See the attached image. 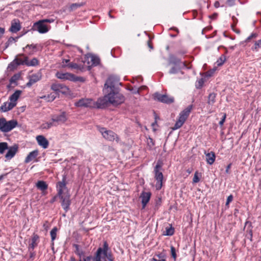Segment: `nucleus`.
I'll return each instance as SVG.
<instances>
[{"label": "nucleus", "mask_w": 261, "mask_h": 261, "mask_svg": "<svg viewBox=\"0 0 261 261\" xmlns=\"http://www.w3.org/2000/svg\"><path fill=\"white\" fill-rule=\"evenodd\" d=\"M117 83L112 77H109L107 80L103 88L105 96L98 99L99 107L101 108L106 107L109 103L116 106L124 101V96L118 91L116 87Z\"/></svg>", "instance_id": "obj_1"}, {"label": "nucleus", "mask_w": 261, "mask_h": 261, "mask_svg": "<svg viewBox=\"0 0 261 261\" xmlns=\"http://www.w3.org/2000/svg\"><path fill=\"white\" fill-rule=\"evenodd\" d=\"M108 246L105 243L103 248H99L94 256L87 255L83 258L80 259L79 261H113V258L110 253L108 252Z\"/></svg>", "instance_id": "obj_2"}, {"label": "nucleus", "mask_w": 261, "mask_h": 261, "mask_svg": "<svg viewBox=\"0 0 261 261\" xmlns=\"http://www.w3.org/2000/svg\"><path fill=\"white\" fill-rule=\"evenodd\" d=\"M18 122L15 119L7 121L5 118H0V130L3 133H8L16 127Z\"/></svg>", "instance_id": "obj_3"}, {"label": "nucleus", "mask_w": 261, "mask_h": 261, "mask_svg": "<svg viewBox=\"0 0 261 261\" xmlns=\"http://www.w3.org/2000/svg\"><path fill=\"white\" fill-rule=\"evenodd\" d=\"M192 109V106L191 105L189 106L180 113L178 119L173 127V130L177 129L182 126L189 116Z\"/></svg>", "instance_id": "obj_4"}, {"label": "nucleus", "mask_w": 261, "mask_h": 261, "mask_svg": "<svg viewBox=\"0 0 261 261\" xmlns=\"http://www.w3.org/2000/svg\"><path fill=\"white\" fill-rule=\"evenodd\" d=\"M192 109V106L191 105L189 106L180 113L178 119L173 127V130L177 129L182 126L189 116Z\"/></svg>", "instance_id": "obj_5"}, {"label": "nucleus", "mask_w": 261, "mask_h": 261, "mask_svg": "<svg viewBox=\"0 0 261 261\" xmlns=\"http://www.w3.org/2000/svg\"><path fill=\"white\" fill-rule=\"evenodd\" d=\"M192 109V106L191 105L189 106L180 113L178 119L173 127V130L177 129L182 126L189 116Z\"/></svg>", "instance_id": "obj_6"}, {"label": "nucleus", "mask_w": 261, "mask_h": 261, "mask_svg": "<svg viewBox=\"0 0 261 261\" xmlns=\"http://www.w3.org/2000/svg\"><path fill=\"white\" fill-rule=\"evenodd\" d=\"M74 105L77 107L89 108H101L99 107L98 99L95 102L91 98H82L75 102Z\"/></svg>", "instance_id": "obj_7"}, {"label": "nucleus", "mask_w": 261, "mask_h": 261, "mask_svg": "<svg viewBox=\"0 0 261 261\" xmlns=\"http://www.w3.org/2000/svg\"><path fill=\"white\" fill-rule=\"evenodd\" d=\"M162 164L158 162L154 168V178L156 180L155 188L156 190H160L162 187V182L163 179V175L161 171Z\"/></svg>", "instance_id": "obj_8"}, {"label": "nucleus", "mask_w": 261, "mask_h": 261, "mask_svg": "<svg viewBox=\"0 0 261 261\" xmlns=\"http://www.w3.org/2000/svg\"><path fill=\"white\" fill-rule=\"evenodd\" d=\"M56 76L58 79L62 80H69L73 82L84 81V79L83 77L76 76L73 74L68 72L64 73L61 72H57L56 74Z\"/></svg>", "instance_id": "obj_9"}, {"label": "nucleus", "mask_w": 261, "mask_h": 261, "mask_svg": "<svg viewBox=\"0 0 261 261\" xmlns=\"http://www.w3.org/2000/svg\"><path fill=\"white\" fill-rule=\"evenodd\" d=\"M50 29V27L45 24L42 20H40L35 22L33 25V29L37 31L40 34H45L47 33Z\"/></svg>", "instance_id": "obj_10"}, {"label": "nucleus", "mask_w": 261, "mask_h": 261, "mask_svg": "<svg viewBox=\"0 0 261 261\" xmlns=\"http://www.w3.org/2000/svg\"><path fill=\"white\" fill-rule=\"evenodd\" d=\"M99 132L102 135L103 137L106 140L113 141L115 140L116 142L119 141V138L117 135L111 130H107L105 128H100L99 129Z\"/></svg>", "instance_id": "obj_11"}, {"label": "nucleus", "mask_w": 261, "mask_h": 261, "mask_svg": "<svg viewBox=\"0 0 261 261\" xmlns=\"http://www.w3.org/2000/svg\"><path fill=\"white\" fill-rule=\"evenodd\" d=\"M51 121L56 125L60 123H64L67 120L66 114L65 112H62L59 115H54L51 116Z\"/></svg>", "instance_id": "obj_12"}, {"label": "nucleus", "mask_w": 261, "mask_h": 261, "mask_svg": "<svg viewBox=\"0 0 261 261\" xmlns=\"http://www.w3.org/2000/svg\"><path fill=\"white\" fill-rule=\"evenodd\" d=\"M51 89L57 93L67 94L69 91V88L65 85L61 84H53L51 86Z\"/></svg>", "instance_id": "obj_13"}, {"label": "nucleus", "mask_w": 261, "mask_h": 261, "mask_svg": "<svg viewBox=\"0 0 261 261\" xmlns=\"http://www.w3.org/2000/svg\"><path fill=\"white\" fill-rule=\"evenodd\" d=\"M61 199V205L64 210L67 212L69 210L70 205V195L69 193H65L61 195H58Z\"/></svg>", "instance_id": "obj_14"}, {"label": "nucleus", "mask_w": 261, "mask_h": 261, "mask_svg": "<svg viewBox=\"0 0 261 261\" xmlns=\"http://www.w3.org/2000/svg\"><path fill=\"white\" fill-rule=\"evenodd\" d=\"M28 78L29 81L27 83L26 86L28 87H30L41 79L42 74L41 72H38L29 75Z\"/></svg>", "instance_id": "obj_15"}, {"label": "nucleus", "mask_w": 261, "mask_h": 261, "mask_svg": "<svg viewBox=\"0 0 261 261\" xmlns=\"http://www.w3.org/2000/svg\"><path fill=\"white\" fill-rule=\"evenodd\" d=\"M154 98L155 99H156L159 101L166 103H172L174 101V99L172 97H169L167 95L161 94L159 93H154Z\"/></svg>", "instance_id": "obj_16"}, {"label": "nucleus", "mask_w": 261, "mask_h": 261, "mask_svg": "<svg viewBox=\"0 0 261 261\" xmlns=\"http://www.w3.org/2000/svg\"><path fill=\"white\" fill-rule=\"evenodd\" d=\"M85 59L87 61L89 66H96L100 62L99 58L98 57L92 54L87 55Z\"/></svg>", "instance_id": "obj_17"}, {"label": "nucleus", "mask_w": 261, "mask_h": 261, "mask_svg": "<svg viewBox=\"0 0 261 261\" xmlns=\"http://www.w3.org/2000/svg\"><path fill=\"white\" fill-rule=\"evenodd\" d=\"M57 188L58 190V195H61L62 194H65V193H68L67 190V188L66 187V183L64 178L62 181H60L58 183Z\"/></svg>", "instance_id": "obj_18"}, {"label": "nucleus", "mask_w": 261, "mask_h": 261, "mask_svg": "<svg viewBox=\"0 0 261 261\" xmlns=\"http://www.w3.org/2000/svg\"><path fill=\"white\" fill-rule=\"evenodd\" d=\"M8 151L5 155V158L7 160H11L16 154L18 150V146L16 145L8 147Z\"/></svg>", "instance_id": "obj_19"}, {"label": "nucleus", "mask_w": 261, "mask_h": 261, "mask_svg": "<svg viewBox=\"0 0 261 261\" xmlns=\"http://www.w3.org/2000/svg\"><path fill=\"white\" fill-rule=\"evenodd\" d=\"M36 139L38 145L41 146L43 148L46 149L48 147L49 142L43 136H37Z\"/></svg>", "instance_id": "obj_20"}, {"label": "nucleus", "mask_w": 261, "mask_h": 261, "mask_svg": "<svg viewBox=\"0 0 261 261\" xmlns=\"http://www.w3.org/2000/svg\"><path fill=\"white\" fill-rule=\"evenodd\" d=\"M151 193L150 192H143L141 195L140 198L141 199V202L142 204L143 208H144L150 199Z\"/></svg>", "instance_id": "obj_21"}, {"label": "nucleus", "mask_w": 261, "mask_h": 261, "mask_svg": "<svg viewBox=\"0 0 261 261\" xmlns=\"http://www.w3.org/2000/svg\"><path fill=\"white\" fill-rule=\"evenodd\" d=\"M21 29L19 21L17 19H14L12 21L10 31L12 33H16Z\"/></svg>", "instance_id": "obj_22"}, {"label": "nucleus", "mask_w": 261, "mask_h": 261, "mask_svg": "<svg viewBox=\"0 0 261 261\" xmlns=\"http://www.w3.org/2000/svg\"><path fill=\"white\" fill-rule=\"evenodd\" d=\"M16 106V103H12L11 101H7L1 107V110L4 112H7L12 109Z\"/></svg>", "instance_id": "obj_23"}, {"label": "nucleus", "mask_w": 261, "mask_h": 261, "mask_svg": "<svg viewBox=\"0 0 261 261\" xmlns=\"http://www.w3.org/2000/svg\"><path fill=\"white\" fill-rule=\"evenodd\" d=\"M57 93H51L47 95H43L42 96H39L37 98V100H39L40 99H44L47 102L53 101L56 97Z\"/></svg>", "instance_id": "obj_24"}, {"label": "nucleus", "mask_w": 261, "mask_h": 261, "mask_svg": "<svg viewBox=\"0 0 261 261\" xmlns=\"http://www.w3.org/2000/svg\"><path fill=\"white\" fill-rule=\"evenodd\" d=\"M38 155V151L37 150H35L31 152L27 155L25 159V163H29L33 160H34Z\"/></svg>", "instance_id": "obj_25"}, {"label": "nucleus", "mask_w": 261, "mask_h": 261, "mask_svg": "<svg viewBox=\"0 0 261 261\" xmlns=\"http://www.w3.org/2000/svg\"><path fill=\"white\" fill-rule=\"evenodd\" d=\"M206 161L207 164L212 165L215 161L216 156L213 152L205 153Z\"/></svg>", "instance_id": "obj_26"}, {"label": "nucleus", "mask_w": 261, "mask_h": 261, "mask_svg": "<svg viewBox=\"0 0 261 261\" xmlns=\"http://www.w3.org/2000/svg\"><path fill=\"white\" fill-rule=\"evenodd\" d=\"M22 91L21 90H16L9 98V100L12 103H17V100L20 96Z\"/></svg>", "instance_id": "obj_27"}, {"label": "nucleus", "mask_w": 261, "mask_h": 261, "mask_svg": "<svg viewBox=\"0 0 261 261\" xmlns=\"http://www.w3.org/2000/svg\"><path fill=\"white\" fill-rule=\"evenodd\" d=\"M39 240V237L37 234H34L32 237L30 247L34 249L37 245Z\"/></svg>", "instance_id": "obj_28"}, {"label": "nucleus", "mask_w": 261, "mask_h": 261, "mask_svg": "<svg viewBox=\"0 0 261 261\" xmlns=\"http://www.w3.org/2000/svg\"><path fill=\"white\" fill-rule=\"evenodd\" d=\"M36 187L43 192L47 188V184L43 181H38L36 184Z\"/></svg>", "instance_id": "obj_29"}, {"label": "nucleus", "mask_w": 261, "mask_h": 261, "mask_svg": "<svg viewBox=\"0 0 261 261\" xmlns=\"http://www.w3.org/2000/svg\"><path fill=\"white\" fill-rule=\"evenodd\" d=\"M20 76L21 75L19 73L14 74L10 80V84L14 85H17V81L20 79Z\"/></svg>", "instance_id": "obj_30"}, {"label": "nucleus", "mask_w": 261, "mask_h": 261, "mask_svg": "<svg viewBox=\"0 0 261 261\" xmlns=\"http://www.w3.org/2000/svg\"><path fill=\"white\" fill-rule=\"evenodd\" d=\"M75 247L76 248L75 252L79 256L80 259L83 258L84 256H86L85 252L82 249H80L78 245H75Z\"/></svg>", "instance_id": "obj_31"}, {"label": "nucleus", "mask_w": 261, "mask_h": 261, "mask_svg": "<svg viewBox=\"0 0 261 261\" xmlns=\"http://www.w3.org/2000/svg\"><path fill=\"white\" fill-rule=\"evenodd\" d=\"M53 126H56V124H54L53 121L51 120L49 122H46L42 123L40 126V128L43 129H49Z\"/></svg>", "instance_id": "obj_32"}, {"label": "nucleus", "mask_w": 261, "mask_h": 261, "mask_svg": "<svg viewBox=\"0 0 261 261\" xmlns=\"http://www.w3.org/2000/svg\"><path fill=\"white\" fill-rule=\"evenodd\" d=\"M38 61L36 58H33L31 61L28 60L27 58V62H26V65L28 66H34L38 64Z\"/></svg>", "instance_id": "obj_33"}, {"label": "nucleus", "mask_w": 261, "mask_h": 261, "mask_svg": "<svg viewBox=\"0 0 261 261\" xmlns=\"http://www.w3.org/2000/svg\"><path fill=\"white\" fill-rule=\"evenodd\" d=\"M64 67H68L70 69H81L80 66L75 63H69L67 65H64Z\"/></svg>", "instance_id": "obj_34"}, {"label": "nucleus", "mask_w": 261, "mask_h": 261, "mask_svg": "<svg viewBox=\"0 0 261 261\" xmlns=\"http://www.w3.org/2000/svg\"><path fill=\"white\" fill-rule=\"evenodd\" d=\"M8 148V144L6 142L0 143V153L3 154L5 151Z\"/></svg>", "instance_id": "obj_35"}, {"label": "nucleus", "mask_w": 261, "mask_h": 261, "mask_svg": "<svg viewBox=\"0 0 261 261\" xmlns=\"http://www.w3.org/2000/svg\"><path fill=\"white\" fill-rule=\"evenodd\" d=\"M15 60H17V64L18 65H26V62H27V57H25L24 58H17L15 59Z\"/></svg>", "instance_id": "obj_36"}, {"label": "nucleus", "mask_w": 261, "mask_h": 261, "mask_svg": "<svg viewBox=\"0 0 261 261\" xmlns=\"http://www.w3.org/2000/svg\"><path fill=\"white\" fill-rule=\"evenodd\" d=\"M169 62L170 64H173L177 66L180 63V61L178 59H177L173 56H171L170 57Z\"/></svg>", "instance_id": "obj_37"}, {"label": "nucleus", "mask_w": 261, "mask_h": 261, "mask_svg": "<svg viewBox=\"0 0 261 261\" xmlns=\"http://www.w3.org/2000/svg\"><path fill=\"white\" fill-rule=\"evenodd\" d=\"M57 230L58 229L57 227H54L50 231V233L52 242H53L56 238Z\"/></svg>", "instance_id": "obj_38"}, {"label": "nucleus", "mask_w": 261, "mask_h": 261, "mask_svg": "<svg viewBox=\"0 0 261 261\" xmlns=\"http://www.w3.org/2000/svg\"><path fill=\"white\" fill-rule=\"evenodd\" d=\"M17 60H15L14 59L9 65L8 68L11 70H14L17 66L18 65L17 64Z\"/></svg>", "instance_id": "obj_39"}, {"label": "nucleus", "mask_w": 261, "mask_h": 261, "mask_svg": "<svg viewBox=\"0 0 261 261\" xmlns=\"http://www.w3.org/2000/svg\"><path fill=\"white\" fill-rule=\"evenodd\" d=\"M174 233V229L172 227L166 228L164 234L166 236H172Z\"/></svg>", "instance_id": "obj_40"}, {"label": "nucleus", "mask_w": 261, "mask_h": 261, "mask_svg": "<svg viewBox=\"0 0 261 261\" xmlns=\"http://www.w3.org/2000/svg\"><path fill=\"white\" fill-rule=\"evenodd\" d=\"M216 94L215 93H210L208 96V103L213 104L215 100Z\"/></svg>", "instance_id": "obj_41"}, {"label": "nucleus", "mask_w": 261, "mask_h": 261, "mask_svg": "<svg viewBox=\"0 0 261 261\" xmlns=\"http://www.w3.org/2000/svg\"><path fill=\"white\" fill-rule=\"evenodd\" d=\"M17 38L10 37L6 43L5 48H7L10 44L17 41Z\"/></svg>", "instance_id": "obj_42"}, {"label": "nucleus", "mask_w": 261, "mask_h": 261, "mask_svg": "<svg viewBox=\"0 0 261 261\" xmlns=\"http://www.w3.org/2000/svg\"><path fill=\"white\" fill-rule=\"evenodd\" d=\"M205 81V77H202L200 79H199L197 82V84H196L197 87L201 88L202 86Z\"/></svg>", "instance_id": "obj_43"}, {"label": "nucleus", "mask_w": 261, "mask_h": 261, "mask_svg": "<svg viewBox=\"0 0 261 261\" xmlns=\"http://www.w3.org/2000/svg\"><path fill=\"white\" fill-rule=\"evenodd\" d=\"M257 36V34L256 33H252L249 37H248L245 40V42H249L251 39L256 38Z\"/></svg>", "instance_id": "obj_44"}, {"label": "nucleus", "mask_w": 261, "mask_h": 261, "mask_svg": "<svg viewBox=\"0 0 261 261\" xmlns=\"http://www.w3.org/2000/svg\"><path fill=\"white\" fill-rule=\"evenodd\" d=\"M200 180V177L198 176V172L196 171L195 174L193 179V182L194 183L198 182Z\"/></svg>", "instance_id": "obj_45"}, {"label": "nucleus", "mask_w": 261, "mask_h": 261, "mask_svg": "<svg viewBox=\"0 0 261 261\" xmlns=\"http://www.w3.org/2000/svg\"><path fill=\"white\" fill-rule=\"evenodd\" d=\"M225 57H221L220 59L217 61V65L221 66L225 62Z\"/></svg>", "instance_id": "obj_46"}, {"label": "nucleus", "mask_w": 261, "mask_h": 261, "mask_svg": "<svg viewBox=\"0 0 261 261\" xmlns=\"http://www.w3.org/2000/svg\"><path fill=\"white\" fill-rule=\"evenodd\" d=\"M179 71V68L176 67H172L169 71L170 74H175Z\"/></svg>", "instance_id": "obj_47"}, {"label": "nucleus", "mask_w": 261, "mask_h": 261, "mask_svg": "<svg viewBox=\"0 0 261 261\" xmlns=\"http://www.w3.org/2000/svg\"><path fill=\"white\" fill-rule=\"evenodd\" d=\"M171 252L172 256L173 257V258L174 259H175V258L176 257V251H175V249L173 246L171 247Z\"/></svg>", "instance_id": "obj_48"}, {"label": "nucleus", "mask_w": 261, "mask_h": 261, "mask_svg": "<svg viewBox=\"0 0 261 261\" xmlns=\"http://www.w3.org/2000/svg\"><path fill=\"white\" fill-rule=\"evenodd\" d=\"M81 6V4L75 3V4H72L70 6V8L71 10H74V9H76L77 8L80 7Z\"/></svg>", "instance_id": "obj_49"}, {"label": "nucleus", "mask_w": 261, "mask_h": 261, "mask_svg": "<svg viewBox=\"0 0 261 261\" xmlns=\"http://www.w3.org/2000/svg\"><path fill=\"white\" fill-rule=\"evenodd\" d=\"M232 199H233V196L232 195H230L229 196H228V197L227 198V201H226V202L225 204L226 206H228L229 203L232 201Z\"/></svg>", "instance_id": "obj_50"}, {"label": "nucleus", "mask_w": 261, "mask_h": 261, "mask_svg": "<svg viewBox=\"0 0 261 261\" xmlns=\"http://www.w3.org/2000/svg\"><path fill=\"white\" fill-rule=\"evenodd\" d=\"M254 46H255V49L261 48V39L255 42V43L254 44Z\"/></svg>", "instance_id": "obj_51"}, {"label": "nucleus", "mask_w": 261, "mask_h": 261, "mask_svg": "<svg viewBox=\"0 0 261 261\" xmlns=\"http://www.w3.org/2000/svg\"><path fill=\"white\" fill-rule=\"evenodd\" d=\"M42 21L45 24V23H52L54 21V19H42Z\"/></svg>", "instance_id": "obj_52"}, {"label": "nucleus", "mask_w": 261, "mask_h": 261, "mask_svg": "<svg viewBox=\"0 0 261 261\" xmlns=\"http://www.w3.org/2000/svg\"><path fill=\"white\" fill-rule=\"evenodd\" d=\"M36 48V45L34 44L28 45L25 46V49H34Z\"/></svg>", "instance_id": "obj_53"}, {"label": "nucleus", "mask_w": 261, "mask_h": 261, "mask_svg": "<svg viewBox=\"0 0 261 261\" xmlns=\"http://www.w3.org/2000/svg\"><path fill=\"white\" fill-rule=\"evenodd\" d=\"M234 0H227V2H226V4L229 6H231L232 5H233L234 4Z\"/></svg>", "instance_id": "obj_54"}, {"label": "nucleus", "mask_w": 261, "mask_h": 261, "mask_svg": "<svg viewBox=\"0 0 261 261\" xmlns=\"http://www.w3.org/2000/svg\"><path fill=\"white\" fill-rule=\"evenodd\" d=\"M5 29L4 28L0 27V38L4 35Z\"/></svg>", "instance_id": "obj_55"}, {"label": "nucleus", "mask_w": 261, "mask_h": 261, "mask_svg": "<svg viewBox=\"0 0 261 261\" xmlns=\"http://www.w3.org/2000/svg\"><path fill=\"white\" fill-rule=\"evenodd\" d=\"M225 118H226V115H224L223 116V118L222 119H221V120L219 122V124L220 125H222L225 121Z\"/></svg>", "instance_id": "obj_56"}, {"label": "nucleus", "mask_w": 261, "mask_h": 261, "mask_svg": "<svg viewBox=\"0 0 261 261\" xmlns=\"http://www.w3.org/2000/svg\"><path fill=\"white\" fill-rule=\"evenodd\" d=\"M69 62V59H63V67H64V65H67Z\"/></svg>", "instance_id": "obj_57"}, {"label": "nucleus", "mask_w": 261, "mask_h": 261, "mask_svg": "<svg viewBox=\"0 0 261 261\" xmlns=\"http://www.w3.org/2000/svg\"><path fill=\"white\" fill-rule=\"evenodd\" d=\"M213 72H214V71L212 72H207L205 73L204 77L205 78L206 77H210L212 75Z\"/></svg>", "instance_id": "obj_58"}, {"label": "nucleus", "mask_w": 261, "mask_h": 261, "mask_svg": "<svg viewBox=\"0 0 261 261\" xmlns=\"http://www.w3.org/2000/svg\"><path fill=\"white\" fill-rule=\"evenodd\" d=\"M231 167V164H229L227 167H226V172L228 173L229 172V169Z\"/></svg>", "instance_id": "obj_59"}, {"label": "nucleus", "mask_w": 261, "mask_h": 261, "mask_svg": "<svg viewBox=\"0 0 261 261\" xmlns=\"http://www.w3.org/2000/svg\"><path fill=\"white\" fill-rule=\"evenodd\" d=\"M150 143H151L152 145H153V140L151 138H149V139L148 140V144H149Z\"/></svg>", "instance_id": "obj_60"}, {"label": "nucleus", "mask_w": 261, "mask_h": 261, "mask_svg": "<svg viewBox=\"0 0 261 261\" xmlns=\"http://www.w3.org/2000/svg\"><path fill=\"white\" fill-rule=\"evenodd\" d=\"M56 197H57L56 196H55L54 197H53V198H52V199H51V201H50L51 203H53V202H54L56 201Z\"/></svg>", "instance_id": "obj_61"}, {"label": "nucleus", "mask_w": 261, "mask_h": 261, "mask_svg": "<svg viewBox=\"0 0 261 261\" xmlns=\"http://www.w3.org/2000/svg\"><path fill=\"white\" fill-rule=\"evenodd\" d=\"M215 7H218L219 6V3L218 2H216L214 4Z\"/></svg>", "instance_id": "obj_62"}, {"label": "nucleus", "mask_w": 261, "mask_h": 261, "mask_svg": "<svg viewBox=\"0 0 261 261\" xmlns=\"http://www.w3.org/2000/svg\"><path fill=\"white\" fill-rule=\"evenodd\" d=\"M152 261H165V260L164 259H161L158 260L156 259L153 258Z\"/></svg>", "instance_id": "obj_63"}, {"label": "nucleus", "mask_w": 261, "mask_h": 261, "mask_svg": "<svg viewBox=\"0 0 261 261\" xmlns=\"http://www.w3.org/2000/svg\"><path fill=\"white\" fill-rule=\"evenodd\" d=\"M6 175V174L0 175V180H1L2 179H3Z\"/></svg>", "instance_id": "obj_64"}]
</instances>
